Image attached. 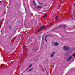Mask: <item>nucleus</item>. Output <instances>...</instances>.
I'll return each mask as SVG.
<instances>
[{
	"label": "nucleus",
	"instance_id": "13",
	"mask_svg": "<svg viewBox=\"0 0 75 75\" xmlns=\"http://www.w3.org/2000/svg\"><path fill=\"white\" fill-rule=\"evenodd\" d=\"M73 56H75V53L73 54Z\"/></svg>",
	"mask_w": 75,
	"mask_h": 75
},
{
	"label": "nucleus",
	"instance_id": "5",
	"mask_svg": "<svg viewBox=\"0 0 75 75\" xmlns=\"http://www.w3.org/2000/svg\"><path fill=\"white\" fill-rule=\"evenodd\" d=\"M45 27V26H42V27L40 28L38 30V31H41V30L42 29V28H44Z\"/></svg>",
	"mask_w": 75,
	"mask_h": 75
},
{
	"label": "nucleus",
	"instance_id": "12",
	"mask_svg": "<svg viewBox=\"0 0 75 75\" xmlns=\"http://www.w3.org/2000/svg\"><path fill=\"white\" fill-rule=\"evenodd\" d=\"M65 25H62V27H65Z\"/></svg>",
	"mask_w": 75,
	"mask_h": 75
},
{
	"label": "nucleus",
	"instance_id": "9",
	"mask_svg": "<svg viewBox=\"0 0 75 75\" xmlns=\"http://www.w3.org/2000/svg\"><path fill=\"white\" fill-rule=\"evenodd\" d=\"M32 66V65H30L29 67V68H31V66Z\"/></svg>",
	"mask_w": 75,
	"mask_h": 75
},
{
	"label": "nucleus",
	"instance_id": "14",
	"mask_svg": "<svg viewBox=\"0 0 75 75\" xmlns=\"http://www.w3.org/2000/svg\"><path fill=\"white\" fill-rule=\"evenodd\" d=\"M33 3H34V5H35V2H34V1H33Z\"/></svg>",
	"mask_w": 75,
	"mask_h": 75
},
{
	"label": "nucleus",
	"instance_id": "4",
	"mask_svg": "<svg viewBox=\"0 0 75 75\" xmlns=\"http://www.w3.org/2000/svg\"><path fill=\"white\" fill-rule=\"evenodd\" d=\"M42 6H39L36 7L35 8H37V9H38V8H42Z\"/></svg>",
	"mask_w": 75,
	"mask_h": 75
},
{
	"label": "nucleus",
	"instance_id": "20",
	"mask_svg": "<svg viewBox=\"0 0 75 75\" xmlns=\"http://www.w3.org/2000/svg\"><path fill=\"white\" fill-rule=\"evenodd\" d=\"M54 0H52V1H54Z\"/></svg>",
	"mask_w": 75,
	"mask_h": 75
},
{
	"label": "nucleus",
	"instance_id": "15",
	"mask_svg": "<svg viewBox=\"0 0 75 75\" xmlns=\"http://www.w3.org/2000/svg\"><path fill=\"white\" fill-rule=\"evenodd\" d=\"M73 17V15H71V18H72Z\"/></svg>",
	"mask_w": 75,
	"mask_h": 75
},
{
	"label": "nucleus",
	"instance_id": "2",
	"mask_svg": "<svg viewBox=\"0 0 75 75\" xmlns=\"http://www.w3.org/2000/svg\"><path fill=\"white\" fill-rule=\"evenodd\" d=\"M72 56H71V55L69 56V57L67 59V61H70L71 59H72Z\"/></svg>",
	"mask_w": 75,
	"mask_h": 75
},
{
	"label": "nucleus",
	"instance_id": "1",
	"mask_svg": "<svg viewBox=\"0 0 75 75\" xmlns=\"http://www.w3.org/2000/svg\"><path fill=\"white\" fill-rule=\"evenodd\" d=\"M63 48L64 50H68L69 48V47L64 46L63 47Z\"/></svg>",
	"mask_w": 75,
	"mask_h": 75
},
{
	"label": "nucleus",
	"instance_id": "7",
	"mask_svg": "<svg viewBox=\"0 0 75 75\" xmlns=\"http://www.w3.org/2000/svg\"><path fill=\"white\" fill-rule=\"evenodd\" d=\"M54 45H58V43H55Z\"/></svg>",
	"mask_w": 75,
	"mask_h": 75
},
{
	"label": "nucleus",
	"instance_id": "10",
	"mask_svg": "<svg viewBox=\"0 0 75 75\" xmlns=\"http://www.w3.org/2000/svg\"><path fill=\"white\" fill-rule=\"evenodd\" d=\"M32 69H31L30 70H29L28 71H31Z\"/></svg>",
	"mask_w": 75,
	"mask_h": 75
},
{
	"label": "nucleus",
	"instance_id": "21",
	"mask_svg": "<svg viewBox=\"0 0 75 75\" xmlns=\"http://www.w3.org/2000/svg\"><path fill=\"white\" fill-rule=\"evenodd\" d=\"M25 9H26V10H27V9H26V8H25Z\"/></svg>",
	"mask_w": 75,
	"mask_h": 75
},
{
	"label": "nucleus",
	"instance_id": "19",
	"mask_svg": "<svg viewBox=\"0 0 75 75\" xmlns=\"http://www.w3.org/2000/svg\"><path fill=\"white\" fill-rule=\"evenodd\" d=\"M27 69V70L28 69V68Z\"/></svg>",
	"mask_w": 75,
	"mask_h": 75
},
{
	"label": "nucleus",
	"instance_id": "11",
	"mask_svg": "<svg viewBox=\"0 0 75 75\" xmlns=\"http://www.w3.org/2000/svg\"><path fill=\"white\" fill-rule=\"evenodd\" d=\"M47 36H46V37L45 38V40H46V41H47Z\"/></svg>",
	"mask_w": 75,
	"mask_h": 75
},
{
	"label": "nucleus",
	"instance_id": "3",
	"mask_svg": "<svg viewBox=\"0 0 75 75\" xmlns=\"http://www.w3.org/2000/svg\"><path fill=\"white\" fill-rule=\"evenodd\" d=\"M55 54V52H53L52 54L51 55V57L52 58V57H54V55Z\"/></svg>",
	"mask_w": 75,
	"mask_h": 75
},
{
	"label": "nucleus",
	"instance_id": "16",
	"mask_svg": "<svg viewBox=\"0 0 75 75\" xmlns=\"http://www.w3.org/2000/svg\"><path fill=\"white\" fill-rule=\"evenodd\" d=\"M39 4H42V3H39Z\"/></svg>",
	"mask_w": 75,
	"mask_h": 75
},
{
	"label": "nucleus",
	"instance_id": "17",
	"mask_svg": "<svg viewBox=\"0 0 75 75\" xmlns=\"http://www.w3.org/2000/svg\"><path fill=\"white\" fill-rule=\"evenodd\" d=\"M23 50H24V46L23 47Z\"/></svg>",
	"mask_w": 75,
	"mask_h": 75
},
{
	"label": "nucleus",
	"instance_id": "18",
	"mask_svg": "<svg viewBox=\"0 0 75 75\" xmlns=\"http://www.w3.org/2000/svg\"><path fill=\"white\" fill-rule=\"evenodd\" d=\"M52 24V23H50V25H51Z\"/></svg>",
	"mask_w": 75,
	"mask_h": 75
},
{
	"label": "nucleus",
	"instance_id": "6",
	"mask_svg": "<svg viewBox=\"0 0 75 75\" xmlns=\"http://www.w3.org/2000/svg\"><path fill=\"white\" fill-rule=\"evenodd\" d=\"M46 16H47V14H45L44 16H43V18H45V17H46Z\"/></svg>",
	"mask_w": 75,
	"mask_h": 75
},
{
	"label": "nucleus",
	"instance_id": "8",
	"mask_svg": "<svg viewBox=\"0 0 75 75\" xmlns=\"http://www.w3.org/2000/svg\"><path fill=\"white\" fill-rule=\"evenodd\" d=\"M58 18V16H57L55 18V20H57L58 19V18Z\"/></svg>",
	"mask_w": 75,
	"mask_h": 75
}]
</instances>
